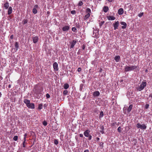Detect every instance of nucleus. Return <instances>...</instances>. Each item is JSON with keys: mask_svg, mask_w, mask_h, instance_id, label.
I'll return each instance as SVG.
<instances>
[{"mask_svg": "<svg viewBox=\"0 0 152 152\" xmlns=\"http://www.w3.org/2000/svg\"><path fill=\"white\" fill-rule=\"evenodd\" d=\"M82 49L83 50H84L85 49V45H83V46L82 47Z\"/></svg>", "mask_w": 152, "mask_h": 152, "instance_id": "13d9d810", "label": "nucleus"}, {"mask_svg": "<svg viewBox=\"0 0 152 152\" xmlns=\"http://www.w3.org/2000/svg\"><path fill=\"white\" fill-rule=\"evenodd\" d=\"M143 12H141L138 14V16L139 17L141 18L143 15Z\"/></svg>", "mask_w": 152, "mask_h": 152, "instance_id": "473e14b6", "label": "nucleus"}, {"mask_svg": "<svg viewBox=\"0 0 152 152\" xmlns=\"http://www.w3.org/2000/svg\"><path fill=\"white\" fill-rule=\"evenodd\" d=\"M38 6L37 5H35L34 7V8H38Z\"/></svg>", "mask_w": 152, "mask_h": 152, "instance_id": "09e8293b", "label": "nucleus"}, {"mask_svg": "<svg viewBox=\"0 0 152 152\" xmlns=\"http://www.w3.org/2000/svg\"><path fill=\"white\" fill-rule=\"evenodd\" d=\"M99 138H97V140H99Z\"/></svg>", "mask_w": 152, "mask_h": 152, "instance_id": "e2e57ef3", "label": "nucleus"}, {"mask_svg": "<svg viewBox=\"0 0 152 152\" xmlns=\"http://www.w3.org/2000/svg\"><path fill=\"white\" fill-rule=\"evenodd\" d=\"M86 12L88 13H89L90 14V13L91 12V9L89 8H87L86 9Z\"/></svg>", "mask_w": 152, "mask_h": 152, "instance_id": "393cba45", "label": "nucleus"}, {"mask_svg": "<svg viewBox=\"0 0 152 152\" xmlns=\"http://www.w3.org/2000/svg\"><path fill=\"white\" fill-rule=\"evenodd\" d=\"M79 136L80 137H82L83 136V134H80L79 135Z\"/></svg>", "mask_w": 152, "mask_h": 152, "instance_id": "8fccbe9b", "label": "nucleus"}, {"mask_svg": "<svg viewBox=\"0 0 152 152\" xmlns=\"http://www.w3.org/2000/svg\"><path fill=\"white\" fill-rule=\"evenodd\" d=\"M69 86L68 84L65 83L64 84V87L65 89H67L69 87Z\"/></svg>", "mask_w": 152, "mask_h": 152, "instance_id": "5701e85b", "label": "nucleus"}, {"mask_svg": "<svg viewBox=\"0 0 152 152\" xmlns=\"http://www.w3.org/2000/svg\"><path fill=\"white\" fill-rule=\"evenodd\" d=\"M148 70H147V69H146V70H145V72H148Z\"/></svg>", "mask_w": 152, "mask_h": 152, "instance_id": "680f3d73", "label": "nucleus"}, {"mask_svg": "<svg viewBox=\"0 0 152 152\" xmlns=\"http://www.w3.org/2000/svg\"><path fill=\"white\" fill-rule=\"evenodd\" d=\"M128 7H129V10H131V7H132V6H131V5H129V6Z\"/></svg>", "mask_w": 152, "mask_h": 152, "instance_id": "603ef678", "label": "nucleus"}, {"mask_svg": "<svg viewBox=\"0 0 152 152\" xmlns=\"http://www.w3.org/2000/svg\"><path fill=\"white\" fill-rule=\"evenodd\" d=\"M100 95V93L98 91H96L94 92L93 93V95L94 96H98Z\"/></svg>", "mask_w": 152, "mask_h": 152, "instance_id": "ddd939ff", "label": "nucleus"}, {"mask_svg": "<svg viewBox=\"0 0 152 152\" xmlns=\"http://www.w3.org/2000/svg\"><path fill=\"white\" fill-rule=\"evenodd\" d=\"M32 12L33 13H34V14H35L37 13V11L36 8H34L32 10Z\"/></svg>", "mask_w": 152, "mask_h": 152, "instance_id": "b1692460", "label": "nucleus"}, {"mask_svg": "<svg viewBox=\"0 0 152 152\" xmlns=\"http://www.w3.org/2000/svg\"><path fill=\"white\" fill-rule=\"evenodd\" d=\"M72 31L74 32H76V31L77 30L76 28L75 27H72Z\"/></svg>", "mask_w": 152, "mask_h": 152, "instance_id": "f704fd0d", "label": "nucleus"}, {"mask_svg": "<svg viewBox=\"0 0 152 152\" xmlns=\"http://www.w3.org/2000/svg\"><path fill=\"white\" fill-rule=\"evenodd\" d=\"M84 152H89V151L88 149L84 151Z\"/></svg>", "mask_w": 152, "mask_h": 152, "instance_id": "864d4df0", "label": "nucleus"}, {"mask_svg": "<svg viewBox=\"0 0 152 152\" xmlns=\"http://www.w3.org/2000/svg\"><path fill=\"white\" fill-rule=\"evenodd\" d=\"M81 68H80V67H79L77 69V71L78 72H80L81 71Z\"/></svg>", "mask_w": 152, "mask_h": 152, "instance_id": "49530a36", "label": "nucleus"}, {"mask_svg": "<svg viewBox=\"0 0 152 152\" xmlns=\"http://www.w3.org/2000/svg\"><path fill=\"white\" fill-rule=\"evenodd\" d=\"M101 129H102V131H100V132L102 133V134H103L104 132H103V129H104V127L103 126H101Z\"/></svg>", "mask_w": 152, "mask_h": 152, "instance_id": "c9c22d12", "label": "nucleus"}, {"mask_svg": "<svg viewBox=\"0 0 152 152\" xmlns=\"http://www.w3.org/2000/svg\"><path fill=\"white\" fill-rule=\"evenodd\" d=\"M132 107L133 105L131 104L129 106V107L127 108L126 107H124L123 109L124 112H125V113H129L131 111Z\"/></svg>", "mask_w": 152, "mask_h": 152, "instance_id": "20e7f679", "label": "nucleus"}, {"mask_svg": "<svg viewBox=\"0 0 152 152\" xmlns=\"http://www.w3.org/2000/svg\"><path fill=\"white\" fill-rule=\"evenodd\" d=\"M117 130L119 133H121V128L120 126L118 127V128Z\"/></svg>", "mask_w": 152, "mask_h": 152, "instance_id": "72a5a7b5", "label": "nucleus"}, {"mask_svg": "<svg viewBox=\"0 0 152 152\" xmlns=\"http://www.w3.org/2000/svg\"><path fill=\"white\" fill-rule=\"evenodd\" d=\"M46 96L47 98H49L50 97V95L49 94L47 93L46 95Z\"/></svg>", "mask_w": 152, "mask_h": 152, "instance_id": "79ce46f5", "label": "nucleus"}, {"mask_svg": "<svg viewBox=\"0 0 152 152\" xmlns=\"http://www.w3.org/2000/svg\"><path fill=\"white\" fill-rule=\"evenodd\" d=\"M107 18L109 20H114L115 19L114 16H109L107 17Z\"/></svg>", "mask_w": 152, "mask_h": 152, "instance_id": "2eb2a0df", "label": "nucleus"}, {"mask_svg": "<svg viewBox=\"0 0 152 152\" xmlns=\"http://www.w3.org/2000/svg\"><path fill=\"white\" fill-rule=\"evenodd\" d=\"M107 0L109 2H112V1H114V0Z\"/></svg>", "mask_w": 152, "mask_h": 152, "instance_id": "5fc2aeb1", "label": "nucleus"}, {"mask_svg": "<svg viewBox=\"0 0 152 152\" xmlns=\"http://www.w3.org/2000/svg\"><path fill=\"white\" fill-rule=\"evenodd\" d=\"M103 143L102 142H100V143H99V145H100V146H101L102 148H103Z\"/></svg>", "mask_w": 152, "mask_h": 152, "instance_id": "37998d69", "label": "nucleus"}, {"mask_svg": "<svg viewBox=\"0 0 152 152\" xmlns=\"http://www.w3.org/2000/svg\"><path fill=\"white\" fill-rule=\"evenodd\" d=\"M69 28V26H65L62 28V30L64 31H68Z\"/></svg>", "mask_w": 152, "mask_h": 152, "instance_id": "f3484780", "label": "nucleus"}, {"mask_svg": "<svg viewBox=\"0 0 152 152\" xmlns=\"http://www.w3.org/2000/svg\"><path fill=\"white\" fill-rule=\"evenodd\" d=\"M147 83L146 82L142 81L140 86L137 88V91H140L143 90L146 86Z\"/></svg>", "mask_w": 152, "mask_h": 152, "instance_id": "f257e3e1", "label": "nucleus"}, {"mask_svg": "<svg viewBox=\"0 0 152 152\" xmlns=\"http://www.w3.org/2000/svg\"><path fill=\"white\" fill-rule=\"evenodd\" d=\"M12 11V7H9L8 10V15H10Z\"/></svg>", "mask_w": 152, "mask_h": 152, "instance_id": "4468645a", "label": "nucleus"}, {"mask_svg": "<svg viewBox=\"0 0 152 152\" xmlns=\"http://www.w3.org/2000/svg\"><path fill=\"white\" fill-rule=\"evenodd\" d=\"M10 86H11L10 85H9V86H8V87H9V88H10Z\"/></svg>", "mask_w": 152, "mask_h": 152, "instance_id": "052dcab7", "label": "nucleus"}, {"mask_svg": "<svg viewBox=\"0 0 152 152\" xmlns=\"http://www.w3.org/2000/svg\"><path fill=\"white\" fill-rule=\"evenodd\" d=\"M43 124L45 126H46L47 125V121H44L43 122Z\"/></svg>", "mask_w": 152, "mask_h": 152, "instance_id": "4c0bfd02", "label": "nucleus"}, {"mask_svg": "<svg viewBox=\"0 0 152 152\" xmlns=\"http://www.w3.org/2000/svg\"><path fill=\"white\" fill-rule=\"evenodd\" d=\"M32 39L33 42L34 43H37L39 40V38L37 36L32 37Z\"/></svg>", "mask_w": 152, "mask_h": 152, "instance_id": "6e6552de", "label": "nucleus"}, {"mask_svg": "<svg viewBox=\"0 0 152 152\" xmlns=\"http://www.w3.org/2000/svg\"><path fill=\"white\" fill-rule=\"evenodd\" d=\"M68 91L67 90H64L63 92V94L64 95H66L68 94Z\"/></svg>", "mask_w": 152, "mask_h": 152, "instance_id": "c85d7f7f", "label": "nucleus"}, {"mask_svg": "<svg viewBox=\"0 0 152 152\" xmlns=\"http://www.w3.org/2000/svg\"><path fill=\"white\" fill-rule=\"evenodd\" d=\"M18 139V137L17 136H14L13 139L15 141H17Z\"/></svg>", "mask_w": 152, "mask_h": 152, "instance_id": "7c9ffc66", "label": "nucleus"}, {"mask_svg": "<svg viewBox=\"0 0 152 152\" xmlns=\"http://www.w3.org/2000/svg\"><path fill=\"white\" fill-rule=\"evenodd\" d=\"M90 131L89 129L86 130L84 132V136L87 137H88V139L90 140L92 139V136L90 134Z\"/></svg>", "mask_w": 152, "mask_h": 152, "instance_id": "7ed1b4c3", "label": "nucleus"}, {"mask_svg": "<svg viewBox=\"0 0 152 152\" xmlns=\"http://www.w3.org/2000/svg\"><path fill=\"white\" fill-rule=\"evenodd\" d=\"M118 13L119 15H122L124 13L123 9L122 8L119 9L118 10Z\"/></svg>", "mask_w": 152, "mask_h": 152, "instance_id": "dca6fc26", "label": "nucleus"}, {"mask_svg": "<svg viewBox=\"0 0 152 152\" xmlns=\"http://www.w3.org/2000/svg\"><path fill=\"white\" fill-rule=\"evenodd\" d=\"M90 15V14H89V13H87L85 17L84 18V20H86V19H88V18H89Z\"/></svg>", "mask_w": 152, "mask_h": 152, "instance_id": "4be33fe9", "label": "nucleus"}, {"mask_svg": "<svg viewBox=\"0 0 152 152\" xmlns=\"http://www.w3.org/2000/svg\"><path fill=\"white\" fill-rule=\"evenodd\" d=\"M149 107V104H146L145 105V108L146 109H147Z\"/></svg>", "mask_w": 152, "mask_h": 152, "instance_id": "c03bdc74", "label": "nucleus"}, {"mask_svg": "<svg viewBox=\"0 0 152 152\" xmlns=\"http://www.w3.org/2000/svg\"><path fill=\"white\" fill-rule=\"evenodd\" d=\"M137 66H127L125 68V70L126 72L134 70L136 69Z\"/></svg>", "mask_w": 152, "mask_h": 152, "instance_id": "f03ea898", "label": "nucleus"}, {"mask_svg": "<svg viewBox=\"0 0 152 152\" xmlns=\"http://www.w3.org/2000/svg\"><path fill=\"white\" fill-rule=\"evenodd\" d=\"M53 68L54 70L57 71L58 70V64L57 62H55L53 64Z\"/></svg>", "mask_w": 152, "mask_h": 152, "instance_id": "0eeeda50", "label": "nucleus"}, {"mask_svg": "<svg viewBox=\"0 0 152 152\" xmlns=\"http://www.w3.org/2000/svg\"><path fill=\"white\" fill-rule=\"evenodd\" d=\"M28 108H31L32 109H33L35 108L34 104L33 103H30L27 106V107Z\"/></svg>", "mask_w": 152, "mask_h": 152, "instance_id": "1a4fd4ad", "label": "nucleus"}, {"mask_svg": "<svg viewBox=\"0 0 152 152\" xmlns=\"http://www.w3.org/2000/svg\"><path fill=\"white\" fill-rule=\"evenodd\" d=\"M117 124V123L116 122H113L111 124V125L113 126H114L115 125Z\"/></svg>", "mask_w": 152, "mask_h": 152, "instance_id": "ea45409f", "label": "nucleus"}, {"mask_svg": "<svg viewBox=\"0 0 152 152\" xmlns=\"http://www.w3.org/2000/svg\"><path fill=\"white\" fill-rule=\"evenodd\" d=\"M27 134L26 133L24 135V140H25V141H26V137L27 136Z\"/></svg>", "mask_w": 152, "mask_h": 152, "instance_id": "58836bf2", "label": "nucleus"}, {"mask_svg": "<svg viewBox=\"0 0 152 152\" xmlns=\"http://www.w3.org/2000/svg\"><path fill=\"white\" fill-rule=\"evenodd\" d=\"M47 13L48 14H50V12L49 11H48L47 12Z\"/></svg>", "mask_w": 152, "mask_h": 152, "instance_id": "bf43d9fd", "label": "nucleus"}, {"mask_svg": "<svg viewBox=\"0 0 152 152\" xmlns=\"http://www.w3.org/2000/svg\"><path fill=\"white\" fill-rule=\"evenodd\" d=\"M15 47L16 50H18V49L19 47V46L18 45V42H15Z\"/></svg>", "mask_w": 152, "mask_h": 152, "instance_id": "412c9836", "label": "nucleus"}, {"mask_svg": "<svg viewBox=\"0 0 152 152\" xmlns=\"http://www.w3.org/2000/svg\"><path fill=\"white\" fill-rule=\"evenodd\" d=\"M77 43V41L75 40H73L72 42L71 43V48H73L74 47L75 45Z\"/></svg>", "mask_w": 152, "mask_h": 152, "instance_id": "9b49d317", "label": "nucleus"}, {"mask_svg": "<svg viewBox=\"0 0 152 152\" xmlns=\"http://www.w3.org/2000/svg\"><path fill=\"white\" fill-rule=\"evenodd\" d=\"M119 25V23L118 21H115V23H113V26L114 28V29L115 30L118 28Z\"/></svg>", "mask_w": 152, "mask_h": 152, "instance_id": "423d86ee", "label": "nucleus"}, {"mask_svg": "<svg viewBox=\"0 0 152 152\" xmlns=\"http://www.w3.org/2000/svg\"><path fill=\"white\" fill-rule=\"evenodd\" d=\"M23 24L24 25L27 23V20L26 19H24L23 20Z\"/></svg>", "mask_w": 152, "mask_h": 152, "instance_id": "2f4dec72", "label": "nucleus"}, {"mask_svg": "<svg viewBox=\"0 0 152 152\" xmlns=\"http://www.w3.org/2000/svg\"><path fill=\"white\" fill-rule=\"evenodd\" d=\"M120 59V57L119 56H115L114 58V59L117 62H118Z\"/></svg>", "mask_w": 152, "mask_h": 152, "instance_id": "a211bd4d", "label": "nucleus"}, {"mask_svg": "<svg viewBox=\"0 0 152 152\" xmlns=\"http://www.w3.org/2000/svg\"><path fill=\"white\" fill-rule=\"evenodd\" d=\"M10 38L11 39H12L13 38V35H11V36L10 37Z\"/></svg>", "mask_w": 152, "mask_h": 152, "instance_id": "3c124183", "label": "nucleus"}, {"mask_svg": "<svg viewBox=\"0 0 152 152\" xmlns=\"http://www.w3.org/2000/svg\"><path fill=\"white\" fill-rule=\"evenodd\" d=\"M43 105L42 104H39L38 106V109L39 110H41L42 108Z\"/></svg>", "mask_w": 152, "mask_h": 152, "instance_id": "cd10ccee", "label": "nucleus"}, {"mask_svg": "<svg viewBox=\"0 0 152 152\" xmlns=\"http://www.w3.org/2000/svg\"><path fill=\"white\" fill-rule=\"evenodd\" d=\"M26 141H25V140H24L23 142V147L24 148L25 147V143Z\"/></svg>", "mask_w": 152, "mask_h": 152, "instance_id": "de8ad7c7", "label": "nucleus"}, {"mask_svg": "<svg viewBox=\"0 0 152 152\" xmlns=\"http://www.w3.org/2000/svg\"><path fill=\"white\" fill-rule=\"evenodd\" d=\"M102 68H100L99 70V72H102Z\"/></svg>", "mask_w": 152, "mask_h": 152, "instance_id": "4d7b16f0", "label": "nucleus"}, {"mask_svg": "<svg viewBox=\"0 0 152 152\" xmlns=\"http://www.w3.org/2000/svg\"><path fill=\"white\" fill-rule=\"evenodd\" d=\"M104 115V113L103 111H101L100 114L99 116V118L102 117Z\"/></svg>", "mask_w": 152, "mask_h": 152, "instance_id": "a878e982", "label": "nucleus"}, {"mask_svg": "<svg viewBox=\"0 0 152 152\" xmlns=\"http://www.w3.org/2000/svg\"><path fill=\"white\" fill-rule=\"evenodd\" d=\"M83 1H80L79 2L78 5L79 6H81L83 5Z\"/></svg>", "mask_w": 152, "mask_h": 152, "instance_id": "c756f323", "label": "nucleus"}, {"mask_svg": "<svg viewBox=\"0 0 152 152\" xmlns=\"http://www.w3.org/2000/svg\"><path fill=\"white\" fill-rule=\"evenodd\" d=\"M71 13L72 14H75L76 13V12L75 10H72L71 12Z\"/></svg>", "mask_w": 152, "mask_h": 152, "instance_id": "a19ab883", "label": "nucleus"}, {"mask_svg": "<svg viewBox=\"0 0 152 152\" xmlns=\"http://www.w3.org/2000/svg\"><path fill=\"white\" fill-rule=\"evenodd\" d=\"M149 98H151L150 100L152 99V94H150L148 97Z\"/></svg>", "mask_w": 152, "mask_h": 152, "instance_id": "a18cd8bd", "label": "nucleus"}, {"mask_svg": "<svg viewBox=\"0 0 152 152\" xmlns=\"http://www.w3.org/2000/svg\"><path fill=\"white\" fill-rule=\"evenodd\" d=\"M4 7L6 9H7L9 8V3L8 2H7L4 4Z\"/></svg>", "mask_w": 152, "mask_h": 152, "instance_id": "6ab92c4d", "label": "nucleus"}, {"mask_svg": "<svg viewBox=\"0 0 152 152\" xmlns=\"http://www.w3.org/2000/svg\"><path fill=\"white\" fill-rule=\"evenodd\" d=\"M54 143L56 145H57L58 144V141L57 140H55L54 141Z\"/></svg>", "mask_w": 152, "mask_h": 152, "instance_id": "e433bc0d", "label": "nucleus"}, {"mask_svg": "<svg viewBox=\"0 0 152 152\" xmlns=\"http://www.w3.org/2000/svg\"><path fill=\"white\" fill-rule=\"evenodd\" d=\"M104 21H102L101 22L99 23V26L101 27L102 26V25L104 23Z\"/></svg>", "mask_w": 152, "mask_h": 152, "instance_id": "bb28decb", "label": "nucleus"}, {"mask_svg": "<svg viewBox=\"0 0 152 152\" xmlns=\"http://www.w3.org/2000/svg\"><path fill=\"white\" fill-rule=\"evenodd\" d=\"M83 84H81L80 86V88H82V87H83Z\"/></svg>", "mask_w": 152, "mask_h": 152, "instance_id": "6e6d98bb", "label": "nucleus"}, {"mask_svg": "<svg viewBox=\"0 0 152 152\" xmlns=\"http://www.w3.org/2000/svg\"><path fill=\"white\" fill-rule=\"evenodd\" d=\"M109 10L108 7L107 6H104L103 8L104 12L105 13L107 12Z\"/></svg>", "mask_w": 152, "mask_h": 152, "instance_id": "aec40b11", "label": "nucleus"}, {"mask_svg": "<svg viewBox=\"0 0 152 152\" xmlns=\"http://www.w3.org/2000/svg\"><path fill=\"white\" fill-rule=\"evenodd\" d=\"M121 25H123L122 26L121 28L122 29H125L127 26V24L125 22H121L120 23Z\"/></svg>", "mask_w": 152, "mask_h": 152, "instance_id": "9d476101", "label": "nucleus"}, {"mask_svg": "<svg viewBox=\"0 0 152 152\" xmlns=\"http://www.w3.org/2000/svg\"><path fill=\"white\" fill-rule=\"evenodd\" d=\"M136 127L138 128H140L142 129H146L147 126L145 124L141 125L138 123L136 125Z\"/></svg>", "mask_w": 152, "mask_h": 152, "instance_id": "39448f33", "label": "nucleus"}, {"mask_svg": "<svg viewBox=\"0 0 152 152\" xmlns=\"http://www.w3.org/2000/svg\"><path fill=\"white\" fill-rule=\"evenodd\" d=\"M23 102L26 104L27 107V106L30 103V101L27 99H24L23 101Z\"/></svg>", "mask_w": 152, "mask_h": 152, "instance_id": "f8f14e48", "label": "nucleus"}]
</instances>
